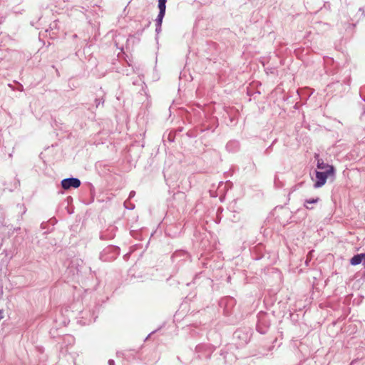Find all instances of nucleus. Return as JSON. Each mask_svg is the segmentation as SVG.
Wrapping results in <instances>:
<instances>
[{
    "label": "nucleus",
    "mask_w": 365,
    "mask_h": 365,
    "mask_svg": "<svg viewBox=\"0 0 365 365\" xmlns=\"http://www.w3.org/2000/svg\"><path fill=\"white\" fill-rule=\"evenodd\" d=\"M305 207H307V209H309V208H310V207H309L308 205H305Z\"/></svg>",
    "instance_id": "obj_9"
},
{
    "label": "nucleus",
    "mask_w": 365,
    "mask_h": 365,
    "mask_svg": "<svg viewBox=\"0 0 365 365\" xmlns=\"http://www.w3.org/2000/svg\"><path fill=\"white\" fill-rule=\"evenodd\" d=\"M81 185V181L78 178H67L61 181V186L64 190H68L71 187L78 188Z\"/></svg>",
    "instance_id": "obj_2"
},
{
    "label": "nucleus",
    "mask_w": 365,
    "mask_h": 365,
    "mask_svg": "<svg viewBox=\"0 0 365 365\" xmlns=\"http://www.w3.org/2000/svg\"><path fill=\"white\" fill-rule=\"evenodd\" d=\"M334 173H329V172L317 171L316 173L317 181L314 184L315 187H320L323 186L329 176H333Z\"/></svg>",
    "instance_id": "obj_1"
},
{
    "label": "nucleus",
    "mask_w": 365,
    "mask_h": 365,
    "mask_svg": "<svg viewBox=\"0 0 365 365\" xmlns=\"http://www.w3.org/2000/svg\"><path fill=\"white\" fill-rule=\"evenodd\" d=\"M165 12H163V14H161V11L159 12V14L158 16L157 21L158 23V25L160 26L162 24L163 19L165 16Z\"/></svg>",
    "instance_id": "obj_6"
},
{
    "label": "nucleus",
    "mask_w": 365,
    "mask_h": 365,
    "mask_svg": "<svg viewBox=\"0 0 365 365\" xmlns=\"http://www.w3.org/2000/svg\"><path fill=\"white\" fill-rule=\"evenodd\" d=\"M317 168L324 172H329V173H334V167L329 164L324 163L322 160H318Z\"/></svg>",
    "instance_id": "obj_3"
},
{
    "label": "nucleus",
    "mask_w": 365,
    "mask_h": 365,
    "mask_svg": "<svg viewBox=\"0 0 365 365\" xmlns=\"http://www.w3.org/2000/svg\"><path fill=\"white\" fill-rule=\"evenodd\" d=\"M3 318V311L0 310V320Z\"/></svg>",
    "instance_id": "obj_8"
},
{
    "label": "nucleus",
    "mask_w": 365,
    "mask_h": 365,
    "mask_svg": "<svg viewBox=\"0 0 365 365\" xmlns=\"http://www.w3.org/2000/svg\"><path fill=\"white\" fill-rule=\"evenodd\" d=\"M364 258L365 253L356 255L350 259V263L354 266L358 265L364 260Z\"/></svg>",
    "instance_id": "obj_4"
},
{
    "label": "nucleus",
    "mask_w": 365,
    "mask_h": 365,
    "mask_svg": "<svg viewBox=\"0 0 365 365\" xmlns=\"http://www.w3.org/2000/svg\"><path fill=\"white\" fill-rule=\"evenodd\" d=\"M166 0H158V7L160 9V11H161V14H163V12H165V6Z\"/></svg>",
    "instance_id": "obj_5"
},
{
    "label": "nucleus",
    "mask_w": 365,
    "mask_h": 365,
    "mask_svg": "<svg viewBox=\"0 0 365 365\" xmlns=\"http://www.w3.org/2000/svg\"><path fill=\"white\" fill-rule=\"evenodd\" d=\"M318 198H316V199H312V200H307L305 201V203L306 204H308V203H315L318 201Z\"/></svg>",
    "instance_id": "obj_7"
}]
</instances>
